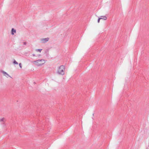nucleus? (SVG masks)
<instances>
[{
  "instance_id": "nucleus-1",
  "label": "nucleus",
  "mask_w": 149,
  "mask_h": 149,
  "mask_svg": "<svg viewBox=\"0 0 149 149\" xmlns=\"http://www.w3.org/2000/svg\"><path fill=\"white\" fill-rule=\"evenodd\" d=\"M46 62V60L44 59H38L33 61L34 64L38 66L43 65Z\"/></svg>"
},
{
  "instance_id": "nucleus-2",
  "label": "nucleus",
  "mask_w": 149,
  "mask_h": 149,
  "mask_svg": "<svg viewBox=\"0 0 149 149\" xmlns=\"http://www.w3.org/2000/svg\"><path fill=\"white\" fill-rule=\"evenodd\" d=\"M65 67L64 65H61L58 68L57 73L60 75H63L65 74Z\"/></svg>"
},
{
  "instance_id": "nucleus-3",
  "label": "nucleus",
  "mask_w": 149,
  "mask_h": 149,
  "mask_svg": "<svg viewBox=\"0 0 149 149\" xmlns=\"http://www.w3.org/2000/svg\"><path fill=\"white\" fill-rule=\"evenodd\" d=\"M16 33V31L15 29L13 28H12L11 30V34L12 35H14V33Z\"/></svg>"
},
{
  "instance_id": "nucleus-4",
  "label": "nucleus",
  "mask_w": 149,
  "mask_h": 149,
  "mask_svg": "<svg viewBox=\"0 0 149 149\" xmlns=\"http://www.w3.org/2000/svg\"><path fill=\"white\" fill-rule=\"evenodd\" d=\"M49 38H48L43 39L42 40L43 42H45L47 41L48 40Z\"/></svg>"
},
{
  "instance_id": "nucleus-5",
  "label": "nucleus",
  "mask_w": 149,
  "mask_h": 149,
  "mask_svg": "<svg viewBox=\"0 0 149 149\" xmlns=\"http://www.w3.org/2000/svg\"><path fill=\"white\" fill-rule=\"evenodd\" d=\"M3 73L4 74V75L6 76L7 77H10L9 75L6 72H3Z\"/></svg>"
},
{
  "instance_id": "nucleus-6",
  "label": "nucleus",
  "mask_w": 149,
  "mask_h": 149,
  "mask_svg": "<svg viewBox=\"0 0 149 149\" xmlns=\"http://www.w3.org/2000/svg\"><path fill=\"white\" fill-rule=\"evenodd\" d=\"M5 120V118H0V122H3Z\"/></svg>"
},
{
  "instance_id": "nucleus-7",
  "label": "nucleus",
  "mask_w": 149,
  "mask_h": 149,
  "mask_svg": "<svg viewBox=\"0 0 149 149\" xmlns=\"http://www.w3.org/2000/svg\"><path fill=\"white\" fill-rule=\"evenodd\" d=\"M101 18L102 19H104V20H106L107 19V17L106 16H101Z\"/></svg>"
},
{
  "instance_id": "nucleus-8",
  "label": "nucleus",
  "mask_w": 149,
  "mask_h": 149,
  "mask_svg": "<svg viewBox=\"0 0 149 149\" xmlns=\"http://www.w3.org/2000/svg\"><path fill=\"white\" fill-rule=\"evenodd\" d=\"M42 50V49H36V51L37 52H41Z\"/></svg>"
},
{
  "instance_id": "nucleus-9",
  "label": "nucleus",
  "mask_w": 149,
  "mask_h": 149,
  "mask_svg": "<svg viewBox=\"0 0 149 149\" xmlns=\"http://www.w3.org/2000/svg\"><path fill=\"white\" fill-rule=\"evenodd\" d=\"M13 63L14 64H16L17 65L18 64V63L16 61H15V60H14V61H13Z\"/></svg>"
},
{
  "instance_id": "nucleus-10",
  "label": "nucleus",
  "mask_w": 149,
  "mask_h": 149,
  "mask_svg": "<svg viewBox=\"0 0 149 149\" xmlns=\"http://www.w3.org/2000/svg\"><path fill=\"white\" fill-rule=\"evenodd\" d=\"M100 19H101V18H99L98 19V20H97V22L98 23H99L100 22Z\"/></svg>"
},
{
  "instance_id": "nucleus-11",
  "label": "nucleus",
  "mask_w": 149,
  "mask_h": 149,
  "mask_svg": "<svg viewBox=\"0 0 149 149\" xmlns=\"http://www.w3.org/2000/svg\"><path fill=\"white\" fill-rule=\"evenodd\" d=\"M19 67H20V68H22V66H21V63H20L19 64Z\"/></svg>"
},
{
  "instance_id": "nucleus-12",
  "label": "nucleus",
  "mask_w": 149,
  "mask_h": 149,
  "mask_svg": "<svg viewBox=\"0 0 149 149\" xmlns=\"http://www.w3.org/2000/svg\"><path fill=\"white\" fill-rule=\"evenodd\" d=\"M24 44H26L25 42H24Z\"/></svg>"
}]
</instances>
